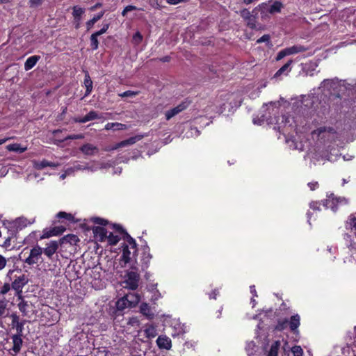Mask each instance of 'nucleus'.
I'll return each instance as SVG.
<instances>
[{
  "label": "nucleus",
  "mask_w": 356,
  "mask_h": 356,
  "mask_svg": "<svg viewBox=\"0 0 356 356\" xmlns=\"http://www.w3.org/2000/svg\"><path fill=\"white\" fill-rule=\"evenodd\" d=\"M113 228L115 229L118 233L124 234V239L127 244L123 245L122 254L121 256V261L124 262V264L131 262L135 259L136 252V243L135 240L131 238L127 232H124L123 229L118 225H113Z\"/></svg>",
  "instance_id": "nucleus-1"
},
{
  "label": "nucleus",
  "mask_w": 356,
  "mask_h": 356,
  "mask_svg": "<svg viewBox=\"0 0 356 356\" xmlns=\"http://www.w3.org/2000/svg\"><path fill=\"white\" fill-rule=\"evenodd\" d=\"M11 319V326L13 328H16L17 334H15L13 337V350L15 353L19 352L22 345V339L21 338V332H22V323L19 322V316L16 314H12L10 316Z\"/></svg>",
  "instance_id": "nucleus-2"
},
{
  "label": "nucleus",
  "mask_w": 356,
  "mask_h": 356,
  "mask_svg": "<svg viewBox=\"0 0 356 356\" xmlns=\"http://www.w3.org/2000/svg\"><path fill=\"white\" fill-rule=\"evenodd\" d=\"M313 138L316 137L323 142H332L337 138V133L332 127H321L312 132Z\"/></svg>",
  "instance_id": "nucleus-3"
},
{
  "label": "nucleus",
  "mask_w": 356,
  "mask_h": 356,
  "mask_svg": "<svg viewBox=\"0 0 356 356\" xmlns=\"http://www.w3.org/2000/svg\"><path fill=\"white\" fill-rule=\"evenodd\" d=\"M134 270L128 271L125 275L124 287L131 290H135L138 286L140 280V275L138 273V269L136 267H132Z\"/></svg>",
  "instance_id": "nucleus-4"
},
{
  "label": "nucleus",
  "mask_w": 356,
  "mask_h": 356,
  "mask_svg": "<svg viewBox=\"0 0 356 356\" xmlns=\"http://www.w3.org/2000/svg\"><path fill=\"white\" fill-rule=\"evenodd\" d=\"M19 273H20L19 270H11L8 272V276L10 280H14L12 289L15 291L19 299H22V277L17 275Z\"/></svg>",
  "instance_id": "nucleus-5"
},
{
  "label": "nucleus",
  "mask_w": 356,
  "mask_h": 356,
  "mask_svg": "<svg viewBox=\"0 0 356 356\" xmlns=\"http://www.w3.org/2000/svg\"><path fill=\"white\" fill-rule=\"evenodd\" d=\"M348 204V200L345 197H337L333 193L327 196V198L323 202V206L326 209H331L335 211L337 210V206L338 204Z\"/></svg>",
  "instance_id": "nucleus-6"
},
{
  "label": "nucleus",
  "mask_w": 356,
  "mask_h": 356,
  "mask_svg": "<svg viewBox=\"0 0 356 356\" xmlns=\"http://www.w3.org/2000/svg\"><path fill=\"white\" fill-rule=\"evenodd\" d=\"M8 232L9 236L6 239L3 246L9 247L12 243H15L17 240L16 235L18 233L17 222H10L8 226Z\"/></svg>",
  "instance_id": "nucleus-7"
},
{
  "label": "nucleus",
  "mask_w": 356,
  "mask_h": 356,
  "mask_svg": "<svg viewBox=\"0 0 356 356\" xmlns=\"http://www.w3.org/2000/svg\"><path fill=\"white\" fill-rule=\"evenodd\" d=\"M282 8V4L280 1H275L273 5L268 6L266 3H262L259 5L258 7L255 8L253 10L255 11L257 8H259L261 13L265 11L268 12L270 14H273L275 13H280L281 11V8Z\"/></svg>",
  "instance_id": "nucleus-8"
},
{
  "label": "nucleus",
  "mask_w": 356,
  "mask_h": 356,
  "mask_svg": "<svg viewBox=\"0 0 356 356\" xmlns=\"http://www.w3.org/2000/svg\"><path fill=\"white\" fill-rule=\"evenodd\" d=\"M42 253V249L40 246H35L31 249L29 256L24 261L30 265L36 264L39 261Z\"/></svg>",
  "instance_id": "nucleus-9"
},
{
  "label": "nucleus",
  "mask_w": 356,
  "mask_h": 356,
  "mask_svg": "<svg viewBox=\"0 0 356 356\" xmlns=\"http://www.w3.org/2000/svg\"><path fill=\"white\" fill-rule=\"evenodd\" d=\"M241 16L246 21L247 25L252 29H256V17L246 8L240 11Z\"/></svg>",
  "instance_id": "nucleus-10"
},
{
  "label": "nucleus",
  "mask_w": 356,
  "mask_h": 356,
  "mask_svg": "<svg viewBox=\"0 0 356 356\" xmlns=\"http://www.w3.org/2000/svg\"><path fill=\"white\" fill-rule=\"evenodd\" d=\"M92 232L95 239L104 242L106 241L109 231L104 227L96 226L93 227Z\"/></svg>",
  "instance_id": "nucleus-11"
},
{
  "label": "nucleus",
  "mask_w": 356,
  "mask_h": 356,
  "mask_svg": "<svg viewBox=\"0 0 356 356\" xmlns=\"http://www.w3.org/2000/svg\"><path fill=\"white\" fill-rule=\"evenodd\" d=\"M59 245H60L59 241H51L47 244V247L42 250V252L48 258L50 259L56 252Z\"/></svg>",
  "instance_id": "nucleus-12"
},
{
  "label": "nucleus",
  "mask_w": 356,
  "mask_h": 356,
  "mask_svg": "<svg viewBox=\"0 0 356 356\" xmlns=\"http://www.w3.org/2000/svg\"><path fill=\"white\" fill-rule=\"evenodd\" d=\"M339 86V80L337 78L325 79L321 83V87L328 91L334 90Z\"/></svg>",
  "instance_id": "nucleus-13"
},
{
  "label": "nucleus",
  "mask_w": 356,
  "mask_h": 356,
  "mask_svg": "<svg viewBox=\"0 0 356 356\" xmlns=\"http://www.w3.org/2000/svg\"><path fill=\"white\" fill-rule=\"evenodd\" d=\"M143 138V135H137L134 137H131L129 139L121 141L120 143H117L114 147L111 148L112 150L117 149L120 147H122L127 145H133L137 141H139Z\"/></svg>",
  "instance_id": "nucleus-14"
},
{
  "label": "nucleus",
  "mask_w": 356,
  "mask_h": 356,
  "mask_svg": "<svg viewBox=\"0 0 356 356\" xmlns=\"http://www.w3.org/2000/svg\"><path fill=\"white\" fill-rule=\"evenodd\" d=\"M187 104L186 103H181L177 106L176 107L170 109L167 111L165 113V118L167 120H169L172 117L175 116L176 115L179 114L182 111L185 110L187 107Z\"/></svg>",
  "instance_id": "nucleus-15"
},
{
  "label": "nucleus",
  "mask_w": 356,
  "mask_h": 356,
  "mask_svg": "<svg viewBox=\"0 0 356 356\" xmlns=\"http://www.w3.org/2000/svg\"><path fill=\"white\" fill-rule=\"evenodd\" d=\"M156 344L159 348L169 350L171 348V339L166 336H159L156 339Z\"/></svg>",
  "instance_id": "nucleus-16"
},
{
  "label": "nucleus",
  "mask_w": 356,
  "mask_h": 356,
  "mask_svg": "<svg viewBox=\"0 0 356 356\" xmlns=\"http://www.w3.org/2000/svg\"><path fill=\"white\" fill-rule=\"evenodd\" d=\"M82 153L87 156L95 155L98 153L99 149L97 147L90 144L86 143L80 147Z\"/></svg>",
  "instance_id": "nucleus-17"
},
{
  "label": "nucleus",
  "mask_w": 356,
  "mask_h": 356,
  "mask_svg": "<svg viewBox=\"0 0 356 356\" xmlns=\"http://www.w3.org/2000/svg\"><path fill=\"white\" fill-rule=\"evenodd\" d=\"M300 324V317L298 314H294L288 320V325L290 330L294 333L298 332V328Z\"/></svg>",
  "instance_id": "nucleus-18"
},
{
  "label": "nucleus",
  "mask_w": 356,
  "mask_h": 356,
  "mask_svg": "<svg viewBox=\"0 0 356 356\" xmlns=\"http://www.w3.org/2000/svg\"><path fill=\"white\" fill-rule=\"evenodd\" d=\"M34 167L37 169L41 170L46 167L57 168L60 165L59 163L50 162L47 160H42L41 161H34Z\"/></svg>",
  "instance_id": "nucleus-19"
},
{
  "label": "nucleus",
  "mask_w": 356,
  "mask_h": 356,
  "mask_svg": "<svg viewBox=\"0 0 356 356\" xmlns=\"http://www.w3.org/2000/svg\"><path fill=\"white\" fill-rule=\"evenodd\" d=\"M125 300L129 302V306L134 307L140 301V296L135 292H131L124 296Z\"/></svg>",
  "instance_id": "nucleus-20"
},
{
  "label": "nucleus",
  "mask_w": 356,
  "mask_h": 356,
  "mask_svg": "<svg viewBox=\"0 0 356 356\" xmlns=\"http://www.w3.org/2000/svg\"><path fill=\"white\" fill-rule=\"evenodd\" d=\"M287 50L286 54H288V56L296 54L301 52H304L309 49V47H306L301 44H296L292 47H289L286 48Z\"/></svg>",
  "instance_id": "nucleus-21"
},
{
  "label": "nucleus",
  "mask_w": 356,
  "mask_h": 356,
  "mask_svg": "<svg viewBox=\"0 0 356 356\" xmlns=\"http://www.w3.org/2000/svg\"><path fill=\"white\" fill-rule=\"evenodd\" d=\"M72 9V15L77 22L76 29H78L79 27V22L81 21L82 15L85 13V10L76 6H74Z\"/></svg>",
  "instance_id": "nucleus-22"
},
{
  "label": "nucleus",
  "mask_w": 356,
  "mask_h": 356,
  "mask_svg": "<svg viewBox=\"0 0 356 356\" xmlns=\"http://www.w3.org/2000/svg\"><path fill=\"white\" fill-rule=\"evenodd\" d=\"M40 59V56L38 55H34L28 58L24 63V69L26 70H29L33 68L38 61Z\"/></svg>",
  "instance_id": "nucleus-23"
},
{
  "label": "nucleus",
  "mask_w": 356,
  "mask_h": 356,
  "mask_svg": "<svg viewBox=\"0 0 356 356\" xmlns=\"http://www.w3.org/2000/svg\"><path fill=\"white\" fill-rule=\"evenodd\" d=\"M84 86L86 88L85 97H87L92 90V81L90 79L88 72L87 71L85 72Z\"/></svg>",
  "instance_id": "nucleus-24"
},
{
  "label": "nucleus",
  "mask_w": 356,
  "mask_h": 356,
  "mask_svg": "<svg viewBox=\"0 0 356 356\" xmlns=\"http://www.w3.org/2000/svg\"><path fill=\"white\" fill-rule=\"evenodd\" d=\"M140 312L149 319H152L154 316L150 307L147 303H142L140 307Z\"/></svg>",
  "instance_id": "nucleus-25"
},
{
  "label": "nucleus",
  "mask_w": 356,
  "mask_h": 356,
  "mask_svg": "<svg viewBox=\"0 0 356 356\" xmlns=\"http://www.w3.org/2000/svg\"><path fill=\"white\" fill-rule=\"evenodd\" d=\"M104 129L106 130H124L127 129V126L119 122H108L105 125Z\"/></svg>",
  "instance_id": "nucleus-26"
},
{
  "label": "nucleus",
  "mask_w": 356,
  "mask_h": 356,
  "mask_svg": "<svg viewBox=\"0 0 356 356\" xmlns=\"http://www.w3.org/2000/svg\"><path fill=\"white\" fill-rule=\"evenodd\" d=\"M152 259V255L149 253V248L148 246H146L143 250V267L147 268L149 264V261Z\"/></svg>",
  "instance_id": "nucleus-27"
},
{
  "label": "nucleus",
  "mask_w": 356,
  "mask_h": 356,
  "mask_svg": "<svg viewBox=\"0 0 356 356\" xmlns=\"http://www.w3.org/2000/svg\"><path fill=\"white\" fill-rule=\"evenodd\" d=\"M79 241V238L76 235L68 234L59 240L60 245L64 243H70V244H76Z\"/></svg>",
  "instance_id": "nucleus-28"
},
{
  "label": "nucleus",
  "mask_w": 356,
  "mask_h": 356,
  "mask_svg": "<svg viewBox=\"0 0 356 356\" xmlns=\"http://www.w3.org/2000/svg\"><path fill=\"white\" fill-rule=\"evenodd\" d=\"M105 13V11H102L100 12L99 13H98L97 15H95L92 19L88 20L87 22H86V27H87V29L88 30H90V29H92L94 26V24L97 22L99 21L104 15Z\"/></svg>",
  "instance_id": "nucleus-29"
},
{
  "label": "nucleus",
  "mask_w": 356,
  "mask_h": 356,
  "mask_svg": "<svg viewBox=\"0 0 356 356\" xmlns=\"http://www.w3.org/2000/svg\"><path fill=\"white\" fill-rule=\"evenodd\" d=\"M120 240V237L119 235L114 234L113 232L109 231L108 234H107L106 241H107L108 243L111 245H115L119 242Z\"/></svg>",
  "instance_id": "nucleus-30"
},
{
  "label": "nucleus",
  "mask_w": 356,
  "mask_h": 356,
  "mask_svg": "<svg viewBox=\"0 0 356 356\" xmlns=\"http://www.w3.org/2000/svg\"><path fill=\"white\" fill-rule=\"evenodd\" d=\"M144 334L147 338L152 339L157 335V331L154 325H149L144 330Z\"/></svg>",
  "instance_id": "nucleus-31"
},
{
  "label": "nucleus",
  "mask_w": 356,
  "mask_h": 356,
  "mask_svg": "<svg viewBox=\"0 0 356 356\" xmlns=\"http://www.w3.org/2000/svg\"><path fill=\"white\" fill-rule=\"evenodd\" d=\"M281 343L280 341H274L268 353V356H277Z\"/></svg>",
  "instance_id": "nucleus-32"
},
{
  "label": "nucleus",
  "mask_w": 356,
  "mask_h": 356,
  "mask_svg": "<svg viewBox=\"0 0 356 356\" xmlns=\"http://www.w3.org/2000/svg\"><path fill=\"white\" fill-rule=\"evenodd\" d=\"M116 307L118 310H123L125 308H131L132 307L129 306V303L127 300H125L124 296L122 298L119 299L116 302Z\"/></svg>",
  "instance_id": "nucleus-33"
},
{
  "label": "nucleus",
  "mask_w": 356,
  "mask_h": 356,
  "mask_svg": "<svg viewBox=\"0 0 356 356\" xmlns=\"http://www.w3.org/2000/svg\"><path fill=\"white\" fill-rule=\"evenodd\" d=\"M292 63V60H289L286 64H284L281 68H280L275 74V76H280L285 72H289L291 70L290 65Z\"/></svg>",
  "instance_id": "nucleus-34"
},
{
  "label": "nucleus",
  "mask_w": 356,
  "mask_h": 356,
  "mask_svg": "<svg viewBox=\"0 0 356 356\" xmlns=\"http://www.w3.org/2000/svg\"><path fill=\"white\" fill-rule=\"evenodd\" d=\"M288 325V319L284 318L283 320H279L277 324L275 326V330L278 331H282L286 328Z\"/></svg>",
  "instance_id": "nucleus-35"
},
{
  "label": "nucleus",
  "mask_w": 356,
  "mask_h": 356,
  "mask_svg": "<svg viewBox=\"0 0 356 356\" xmlns=\"http://www.w3.org/2000/svg\"><path fill=\"white\" fill-rule=\"evenodd\" d=\"M98 35H96L95 33H92L90 36V46L93 50L97 49L99 47V42H98Z\"/></svg>",
  "instance_id": "nucleus-36"
},
{
  "label": "nucleus",
  "mask_w": 356,
  "mask_h": 356,
  "mask_svg": "<svg viewBox=\"0 0 356 356\" xmlns=\"http://www.w3.org/2000/svg\"><path fill=\"white\" fill-rule=\"evenodd\" d=\"M347 224L350 226L351 229H355L356 231V213L352 214L349 216Z\"/></svg>",
  "instance_id": "nucleus-37"
},
{
  "label": "nucleus",
  "mask_w": 356,
  "mask_h": 356,
  "mask_svg": "<svg viewBox=\"0 0 356 356\" xmlns=\"http://www.w3.org/2000/svg\"><path fill=\"white\" fill-rule=\"evenodd\" d=\"M138 93V91L127 90L124 92L119 93L118 95L121 97H134Z\"/></svg>",
  "instance_id": "nucleus-38"
},
{
  "label": "nucleus",
  "mask_w": 356,
  "mask_h": 356,
  "mask_svg": "<svg viewBox=\"0 0 356 356\" xmlns=\"http://www.w3.org/2000/svg\"><path fill=\"white\" fill-rule=\"evenodd\" d=\"M57 218H65L69 221H73V216L71 213H68L64 211H60L57 213Z\"/></svg>",
  "instance_id": "nucleus-39"
},
{
  "label": "nucleus",
  "mask_w": 356,
  "mask_h": 356,
  "mask_svg": "<svg viewBox=\"0 0 356 356\" xmlns=\"http://www.w3.org/2000/svg\"><path fill=\"white\" fill-rule=\"evenodd\" d=\"M143 38L141 33L138 31L133 35L132 41L136 45H138L142 42Z\"/></svg>",
  "instance_id": "nucleus-40"
},
{
  "label": "nucleus",
  "mask_w": 356,
  "mask_h": 356,
  "mask_svg": "<svg viewBox=\"0 0 356 356\" xmlns=\"http://www.w3.org/2000/svg\"><path fill=\"white\" fill-rule=\"evenodd\" d=\"M110 166H111V165L107 163H97L95 164L94 166L91 167V171H95V170H97V169L109 168Z\"/></svg>",
  "instance_id": "nucleus-41"
},
{
  "label": "nucleus",
  "mask_w": 356,
  "mask_h": 356,
  "mask_svg": "<svg viewBox=\"0 0 356 356\" xmlns=\"http://www.w3.org/2000/svg\"><path fill=\"white\" fill-rule=\"evenodd\" d=\"M53 236H56L53 228L51 229H49V230L44 229V230H43V233H42V235L41 236V238H48Z\"/></svg>",
  "instance_id": "nucleus-42"
},
{
  "label": "nucleus",
  "mask_w": 356,
  "mask_h": 356,
  "mask_svg": "<svg viewBox=\"0 0 356 356\" xmlns=\"http://www.w3.org/2000/svg\"><path fill=\"white\" fill-rule=\"evenodd\" d=\"M293 356H302L303 350L299 346H295L291 348Z\"/></svg>",
  "instance_id": "nucleus-43"
},
{
  "label": "nucleus",
  "mask_w": 356,
  "mask_h": 356,
  "mask_svg": "<svg viewBox=\"0 0 356 356\" xmlns=\"http://www.w3.org/2000/svg\"><path fill=\"white\" fill-rule=\"evenodd\" d=\"M88 118V120L89 121L93 120L95 119H99L101 118V116L98 115V113L95 111H90L87 115H86Z\"/></svg>",
  "instance_id": "nucleus-44"
},
{
  "label": "nucleus",
  "mask_w": 356,
  "mask_h": 356,
  "mask_svg": "<svg viewBox=\"0 0 356 356\" xmlns=\"http://www.w3.org/2000/svg\"><path fill=\"white\" fill-rule=\"evenodd\" d=\"M91 220L94 223L99 225H106L108 223L107 220H106L103 218H98V217L92 218L91 219Z\"/></svg>",
  "instance_id": "nucleus-45"
},
{
  "label": "nucleus",
  "mask_w": 356,
  "mask_h": 356,
  "mask_svg": "<svg viewBox=\"0 0 356 356\" xmlns=\"http://www.w3.org/2000/svg\"><path fill=\"white\" fill-rule=\"evenodd\" d=\"M83 138H84V136L83 134H72V135L67 136L63 140V141L69 140V139H71V140L83 139Z\"/></svg>",
  "instance_id": "nucleus-46"
},
{
  "label": "nucleus",
  "mask_w": 356,
  "mask_h": 356,
  "mask_svg": "<svg viewBox=\"0 0 356 356\" xmlns=\"http://www.w3.org/2000/svg\"><path fill=\"white\" fill-rule=\"evenodd\" d=\"M109 28V24H105L103 27L98 31L95 32L98 36L105 33Z\"/></svg>",
  "instance_id": "nucleus-47"
},
{
  "label": "nucleus",
  "mask_w": 356,
  "mask_h": 356,
  "mask_svg": "<svg viewBox=\"0 0 356 356\" xmlns=\"http://www.w3.org/2000/svg\"><path fill=\"white\" fill-rule=\"evenodd\" d=\"M287 52V50L286 49H284L282 50H281L277 55V57H276V60H280L281 59H282L284 57L288 56V54H286Z\"/></svg>",
  "instance_id": "nucleus-48"
},
{
  "label": "nucleus",
  "mask_w": 356,
  "mask_h": 356,
  "mask_svg": "<svg viewBox=\"0 0 356 356\" xmlns=\"http://www.w3.org/2000/svg\"><path fill=\"white\" fill-rule=\"evenodd\" d=\"M53 229L54 230L56 236L61 234L65 230V228L63 227V226L55 227Z\"/></svg>",
  "instance_id": "nucleus-49"
},
{
  "label": "nucleus",
  "mask_w": 356,
  "mask_h": 356,
  "mask_svg": "<svg viewBox=\"0 0 356 356\" xmlns=\"http://www.w3.org/2000/svg\"><path fill=\"white\" fill-rule=\"evenodd\" d=\"M270 41V36L269 35H264L263 36H261L260 38H259L257 40V43H261V42H269Z\"/></svg>",
  "instance_id": "nucleus-50"
},
{
  "label": "nucleus",
  "mask_w": 356,
  "mask_h": 356,
  "mask_svg": "<svg viewBox=\"0 0 356 356\" xmlns=\"http://www.w3.org/2000/svg\"><path fill=\"white\" fill-rule=\"evenodd\" d=\"M10 289L9 284H5L0 289V294L4 295Z\"/></svg>",
  "instance_id": "nucleus-51"
},
{
  "label": "nucleus",
  "mask_w": 356,
  "mask_h": 356,
  "mask_svg": "<svg viewBox=\"0 0 356 356\" xmlns=\"http://www.w3.org/2000/svg\"><path fill=\"white\" fill-rule=\"evenodd\" d=\"M7 261L6 258L0 254V270H3L6 266Z\"/></svg>",
  "instance_id": "nucleus-52"
},
{
  "label": "nucleus",
  "mask_w": 356,
  "mask_h": 356,
  "mask_svg": "<svg viewBox=\"0 0 356 356\" xmlns=\"http://www.w3.org/2000/svg\"><path fill=\"white\" fill-rule=\"evenodd\" d=\"M309 207L313 210H320V203L318 202H312L309 204Z\"/></svg>",
  "instance_id": "nucleus-53"
},
{
  "label": "nucleus",
  "mask_w": 356,
  "mask_h": 356,
  "mask_svg": "<svg viewBox=\"0 0 356 356\" xmlns=\"http://www.w3.org/2000/svg\"><path fill=\"white\" fill-rule=\"evenodd\" d=\"M72 169V172L74 170H91V167H89V166H82L81 165H76L75 166H74Z\"/></svg>",
  "instance_id": "nucleus-54"
},
{
  "label": "nucleus",
  "mask_w": 356,
  "mask_h": 356,
  "mask_svg": "<svg viewBox=\"0 0 356 356\" xmlns=\"http://www.w3.org/2000/svg\"><path fill=\"white\" fill-rule=\"evenodd\" d=\"M44 0H30V6L31 7H37L40 6Z\"/></svg>",
  "instance_id": "nucleus-55"
},
{
  "label": "nucleus",
  "mask_w": 356,
  "mask_h": 356,
  "mask_svg": "<svg viewBox=\"0 0 356 356\" xmlns=\"http://www.w3.org/2000/svg\"><path fill=\"white\" fill-rule=\"evenodd\" d=\"M7 149L10 151H18L19 149V145L11 144L7 146Z\"/></svg>",
  "instance_id": "nucleus-56"
},
{
  "label": "nucleus",
  "mask_w": 356,
  "mask_h": 356,
  "mask_svg": "<svg viewBox=\"0 0 356 356\" xmlns=\"http://www.w3.org/2000/svg\"><path fill=\"white\" fill-rule=\"evenodd\" d=\"M189 0H166V2L170 5H177L179 3L186 2Z\"/></svg>",
  "instance_id": "nucleus-57"
},
{
  "label": "nucleus",
  "mask_w": 356,
  "mask_h": 356,
  "mask_svg": "<svg viewBox=\"0 0 356 356\" xmlns=\"http://www.w3.org/2000/svg\"><path fill=\"white\" fill-rule=\"evenodd\" d=\"M308 186L309 187L311 191H314L316 188L318 187V184L317 181L309 182L308 183Z\"/></svg>",
  "instance_id": "nucleus-58"
},
{
  "label": "nucleus",
  "mask_w": 356,
  "mask_h": 356,
  "mask_svg": "<svg viewBox=\"0 0 356 356\" xmlns=\"http://www.w3.org/2000/svg\"><path fill=\"white\" fill-rule=\"evenodd\" d=\"M75 122H79V123H86L87 122H88L89 120H88V118L86 115H85L83 118H79V119H75L74 120Z\"/></svg>",
  "instance_id": "nucleus-59"
},
{
  "label": "nucleus",
  "mask_w": 356,
  "mask_h": 356,
  "mask_svg": "<svg viewBox=\"0 0 356 356\" xmlns=\"http://www.w3.org/2000/svg\"><path fill=\"white\" fill-rule=\"evenodd\" d=\"M137 10V8L132 5H129L125 7V11L129 12V11H132V10Z\"/></svg>",
  "instance_id": "nucleus-60"
},
{
  "label": "nucleus",
  "mask_w": 356,
  "mask_h": 356,
  "mask_svg": "<svg viewBox=\"0 0 356 356\" xmlns=\"http://www.w3.org/2000/svg\"><path fill=\"white\" fill-rule=\"evenodd\" d=\"M250 293L253 295V296L257 297V291H256L254 285L250 286Z\"/></svg>",
  "instance_id": "nucleus-61"
},
{
  "label": "nucleus",
  "mask_w": 356,
  "mask_h": 356,
  "mask_svg": "<svg viewBox=\"0 0 356 356\" xmlns=\"http://www.w3.org/2000/svg\"><path fill=\"white\" fill-rule=\"evenodd\" d=\"M71 172H72V168H68V169L66 170L65 173L62 174V175H60V179H64L65 178V177H66V175H69Z\"/></svg>",
  "instance_id": "nucleus-62"
},
{
  "label": "nucleus",
  "mask_w": 356,
  "mask_h": 356,
  "mask_svg": "<svg viewBox=\"0 0 356 356\" xmlns=\"http://www.w3.org/2000/svg\"><path fill=\"white\" fill-rule=\"evenodd\" d=\"M218 292L215 290L213 291H212L210 294H209V298L210 299H216V296L218 295Z\"/></svg>",
  "instance_id": "nucleus-63"
},
{
  "label": "nucleus",
  "mask_w": 356,
  "mask_h": 356,
  "mask_svg": "<svg viewBox=\"0 0 356 356\" xmlns=\"http://www.w3.org/2000/svg\"><path fill=\"white\" fill-rule=\"evenodd\" d=\"M102 6V4L101 3H97L95 5H94L91 8H90V10L91 11H94L96 9H97L98 8H100Z\"/></svg>",
  "instance_id": "nucleus-64"
}]
</instances>
